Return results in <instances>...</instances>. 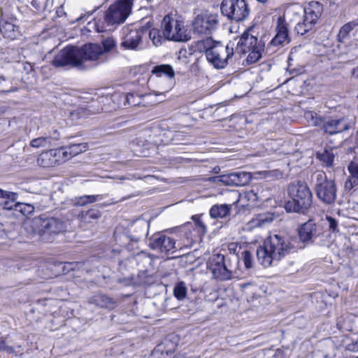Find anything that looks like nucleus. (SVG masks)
<instances>
[{"instance_id":"1","label":"nucleus","mask_w":358,"mask_h":358,"mask_svg":"<svg viewBox=\"0 0 358 358\" xmlns=\"http://www.w3.org/2000/svg\"><path fill=\"white\" fill-rule=\"evenodd\" d=\"M101 46L99 43H87L81 47L69 45L62 49L54 57L52 64L55 67H80L83 61L103 62Z\"/></svg>"},{"instance_id":"2","label":"nucleus","mask_w":358,"mask_h":358,"mask_svg":"<svg viewBox=\"0 0 358 358\" xmlns=\"http://www.w3.org/2000/svg\"><path fill=\"white\" fill-rule=\"evenodd\" d=\"M295 243L292 237L271 235L265 240L264 246L257 250V259L264 267H268L288 254L295 252L297 250Z\"/></svg>"},{"instance_id":"3","label":"nucleus","mask_w":358,"mask_h":358,"mask_svg":"<svg viewBox=\"0 0 358 358\" xmlns=\"http://www.w3.org/2000/svg\"><path fill=\"white\" fill-rule=\"evenodd\" d=\"M289 199L285 202V208L287 212L306 214L312 206L313 195L308 185L303 182L289 185Z\"/></svg>"},{"instance_id":"4","label":"nucleus","mask_w":358,"mask_h":358,"mask_svg":"<svg viewBox=\"0 0 358 358\" xmlns=\"http://www.w3.org/2000/svg\"><path fill=\"white\" fill-rule=\"evenodd\" d=\"M31 227L33 231L45 241H52L53 236L57 235L66 229V224L62 220L48 217L45 215L32 219Z\"/></svg>"},{"instance_id":"5","label":"nucleus","mask_w":358,"mask_h":358,"mask_svg":"<svg viewBox=\"0 0 358 358\" xmlns=\"http://www.w3.org/2000/svg\"><path fill=\"white\" fill-rule=\"evenodd\" d=\"M306 118L313 126L320 127L322 131L330 136L341 134L350 128L348 120L345 117L335 118L321 117L313 111L306 113Z\"/></svg>"},{"instance_id":"6","label":"nucleus","mask_w":358,"mask_h":358,"mask_svg":"<svg viewBox=\"0 0 358 358\" xmlns=\"http://www.w3.org/2000/svg\"><path fill=\"white\" fill-rule=\"evenodd\" d=\"M148 224L143 220H137L124 229L116 228L114 238L119 245L125 246L129 250H134V244L137 243L147 232Z\"/></svg>"},{"instance_id":"7","label":"nucleus","mask_w":358,"mask_h":358,"mask_svg":"<svg viewBox=\"0 0 358 358\" xmlns=\"http://www.w3.org/2000/svg\"><path fill=\"white\" fill-rule=\"evenodd\" d=\"M252 27L245 31L236 44V51L238 53L249 52L246 59L248 64L258 62L264 51V45L261 41H258L257 37L252 34Z\"/></svg>"},{"instance_id":"8","label":"nucleus","mask_w":358,"mask_h":358,"mask_svg":"<svg viewBox=\"0 0 358 358\" xmlns=\"http://www.w3.org/2000/svg\"><path fill=\"white\" fill-rule=\"evenodd\" d=\"M313 189L317 197L325 204H332L336 199V185L322 171H317L312 176Z\"/></svg>"},{"instance_id":"9","label":"nucleus","mask_w":358,"mask_h":358,"mask_svg":"<svg viewBox=\"0 0 358 358\" xmlns=\"http://www.w3.org/2000/svg\"><path fill=\"white\" fill-rule=\"evenodd\" d=\"M207 266L213 277L221 281L231 280L236 268L229 257L220 253L214 254L209 258Z\"/></svg>"},{"instance_id":"10","label":"nucleus","mask_w":358,"mask_h":358,"mask_svg":"<svg viewBox=\"0 0 358 358\" xmlns=\"http://www.w3.org/2000/svg\"><path fill=\"white\" fill-rule=\"evenodd\" d=\"M134 0H117L106 10L104 22L108 26H118L123 24L131 14Z\"/></svg>"},{"instance_id":"11","label":"nucleus","mask_w":358,"mask_h":358,"mask_svg":"<svg viewBox=\"0 0 358 358\" xmlns=\"http://www.w3.org/2000/svg\"><path fill=\"white\" fill-rule=\"evenodd\" d=\"M162 32L165 39L176 42H185L191 38L184 22L169 15H166L161 24Z\"/></svg>"},{"instance_id":"12","label":"nucleus","mask_w":358,"mask_h":358,"mask_svg":"<svg viewBox=\"0 0 358 358\" xmlns=\"http://www.w3.org/2000/svg\"><path fill=\"white\" fill-rule=\"evenodd\" d=\"M218 26V15L207 10H203L196 15L192 22L193 33L201 36L212 35L217 29Z\"/></svg>"},{"instance_id":"13","label":"nucleus","mask_w":358,"mask_h":358,"mask_svg":"<svg viewBox=\"0 0 358 358\" xmlns=\"http://www.w3.org/2000/svg\"><path fill=\"white\" fill-rule=\"evenodd\" d=\"M220 11L229 20L238 22L248 17L250 10L246 0H222Z\"/></svg>"},{"instance_id":"14","label":"nucleus","mask_w":358,"mask_h":358,"mask_svg":"<svg viewBox=\"0 0 358 358\" xmlns=\"http://www.w3.org/2000/svg\"><path fill=\"white\" fill-rule=\"evenodd\" d=\"M234 43L231 42L227 45L217 43L207 52L208 62L217 69H224L234 54Z\"/></svg>"},{"instance_id":"15","label":"nucleus","mask_w":358,"mask_h":358,"mask_svg":"<svg viewBox=\"0 0 358 358\" xmlns=\"http://www.w3.org/2000/svg\"><path fill=\"white\" fill-rule=\"evenodd\" d=\"M320 234V227L313 220H309L299 227V239L296 237H292V238L296 241L295 244L297 245V250H299L312 244Z\"/></svg>"},{"instance_id":"16","label":"nucleus","mask_w":358,"mask_h":358,"mask_svg":"<svg viewBox=\"0 0 358 358\" xmlns=\"http://www.w3.org/2000/svg\"><path fill=\"white\" fill-rule=\"evenodd\" d=\"M66 161V152L62 148L43 152L37 159L38 164L44 168L59 166Z\"/></svg>"},{"instance_id":"17","label":"nucleus","mask_w":358,"mask_h":358,"mask_svg":"<svg viewBox=\"0 0 358 358\" xmlns=\"http://www.w3.org/2000/svg\"><path fill=\"white\" fill-rule=\"evenodd\" d=\"M148 27L146 26L140 27L138 29H124V36L121 43V47L129 50H137L138 45L142 43V38L147 34Z\"/></svg>"},{"instance_id":"18","label":"nucleus","mask_w":358,"mask_h":358,"mask_svg":"<svg viewBox=\"0 0 358 358\" xmlns=\"http://www.w3.org/2000/svg\"><path fill=\"white\" fill-rule=\"evenodd\" d=\"M149 241L150 248L162 253H173L177 248L174 240L163 233L152 235Z\"/></svg>"},{"instance_id":"19","label":"nucleus","mask_w":358,"mask_h":358,"mask_svg":"<svg viewBox=\"0 0 358 358\" xmlns=\"http://www.w3.org/2000/svg\"><path fill=\"white\" fill-rule=\"evenodd\" d=\"M214 182H222L229 186H244L250 180V173L243 171L232 172L210 178Z\"/></svg>"},{"instance_id":"20","label":"nucleus","mask_w":358,"mask_h":358,"mask_svg":"<svg viewBox=\"0 0 358 358\" xmlns=\"http://www.w3.org/2000/svg\"><path fill=\"white\" fill-rule=\"evenodd\" d=\"M276 34L271 40V45H284L288 44L291 41L289 36V30L287 24L282 17H279L277 21Z\"/></svg>"},{"instance_id":"21","label":"nucleus","mask_w":358,"mask_h":358,"mask_svg":"<svg viewBox=\"0 0 358 358\" xmlns=\"http://www.w3.org/2000/svg\"><path fill=\"white\" fill-rule=\"evenodd\" d=\"M323 10L322 5L318 1H311L303 10V16L306 20L315 25L321 16Z\"/></svg>"},{"instance_id":"22","label":"nucleus","mask_w":358,"mask_h":358,"mask_svg":"<svg viewBox=\"0 0 358 358\" xmlns=\"http://www.w3.org/2000/svg\"><path fill=\"white\" fill-rule=\"evenodd\" d=\"M89 303L99 308L113 309L116 306L115 301L106 295L97 294L89 299Z\"/></svg>"},{"instance_id":"23","label":"nucleus","mask_w":358,"mask_h":358,"mask_svg":"<svg viewBox=\"0 0 358 358\" xmlns=\"http://www.w3.org/2000/svg\"><path fill=\"white\" fill-rule=\"evenodd\" d=\"M0 32L5 38L14 39L17 36L19 27L6 20H0Z\"/></svg>"},{"instance_id":"24","label":"nucleus","mask_w":358,"mask_h":358,"mask_svg":"<svg viewBox=\"0 0 358 358\" xmlns=\"http://www.w3.org/2000/svg\"><path fill=\"white\" fill-rule=\"evenodd\" d=\"M105 195L96 194V195H83L80 196L75 197L72 200L73 205L74 206H84L87 204L93 203L96 201H99L105 198Z\"/></svg>"},{"instance_id":"25","label":"nucleus","mask_w":358,"mask_h":358,"mask_svg":"<svg viewBox=\"0 0 358 358\" xmlns=\"http://www.w3.org/2000/svg\"><path fill=\"white\" fill-rule=\"evenodd\" d=\"M234 204H215L210 210V215L212 218L226 217Z\"/></svg>"},{"instance_id":"26","label":"nucleus","mask_w":358,"mask_h":358,"mask_svg":"<svg viewBox=\"0 0 358 358\" xmlns=\"http://www.w3.org/2000/svg\"><path fill=\"white\" fill-rule=\"evenodd\" d=\"M334 157L333 148H325L323 152L317 153V158L327 167L333 166Z\"/></svg>"},{"instance_id":"27","label":"nucleus","mask_w":358,"mask_h":358,"mask_svg":"<svg viewBox=\"0 0 358 358\" xmlns=\"http://www.w3.org/2000/svg\"><path fill=\"white\" fill-rule=\"evenodd\" d=\"M101 216V211L95 208H91L88 210L82 211L79 215L80 221L83 223H93L94 221L99 220Z\"/></svg>"},{"instance_id":"28","label":"nucleus","mask_w":358,"mask_h":358,"mask_svg":"<svg viewBox=\"0 0 358 358\" xmlns=\"http://www.w3.org/2000/svg\"><path fill=\"white\" fill-rule=\"evenodd\" d=\"M62 148L64 150V152H66V159L69 160L73 156L87 150V143H76Z\"/></svg>"},{"instance_id":"29","label":"nucleus","mask_w":358,"mask_h":358,"mask_svg":"<svg viewBox=\"0 0 358 358\" xmlns=\"http://www.w3.org/2000/svg\"><path fill=\"white\" fill-rule=\"evenodd\" d=\"M151 73L157 77H161L164 75L170 78H173L175 76L173 67L169 64H161L155 66L152 69Z\"/></svg>"},{"instance_id":"30","label":"nucleus","mask_w":358,"mask_h":358,"mask_svg":"<svg viewBox=\"0 0 358 358\" xmlns=\"http://www.w3.org/2000/svg\"><path fill=\"white\" fill-rule=\"evenodd\" d=\"M99 45L101 46L102 53L104 57H106V54L117 48V42L113 36L103 37Z\"/></svg>"},{"instance_id":"31","label":"nucleus","mask_w":358,"mask_h":358,"mask_svg":"<svg viewBox=\"0 0 358 358\" xmlns=\"http://www.w3.org/2000/svg\"><path fill=\"white\" fill-rule=\"evenodd\" d=\"M206 37V38L197 41L196 48L199 52H205L206 56L207 52L219 42L213 41L210 36Z\"/></svg>"},{"instance_id":"32","label":"nucleus","mask_w":358,"mask_h":358,"mask_svg":"<svg viewBox=\"0 0 358 358\" xmlns=\"http://www.w3.org/2000/svg\"><path fill=\"white\" fill-rule=\"evenodd\" d=\"M357 26H358V20H355L345 24L341 28L338 34L339 41H343L348 36L350 32Z\"/></svg>"},{"instance_id":"33","label":"nucleus","mask_w":358,"mask_h":358,"mask_svg":"<svg viewBox=\"0 0 358 358\" xmlns=\"http://www.w3.org/2000/svg\"><path fill=\"white\" fill-rule=\"evenodd\" d=\"M14 210L20 212L24 216H29L34 213V207L29 203L16 202Z\"/></svg>"},{"instance_id":"34","label":"nucleus","mask_w":358,"mask_h":358,"mask_svg":"<svg viewBox=\"0 0 358 358\" xmlns=\"http://www.w3.org/2000/svg\"><path fill=\"white\" fill-rule=\"evenodd\" d=\"M313 27L314 25L312 23H310L309 21L306 20V19L303 17V21L299 22L296 24L294 29L297 34L302 36L308 32L310 30H311Z\"/></svg>"},{"instance_id":"35","label":"nucleus","mask_w":358,"mask_h":358,"mask_svg":"<svg viewBox=\"0 0 358 358\" xmlns=\"http://www.w3.org/2000/svg\"><path fill=\"white\" fill-rule=\"evenodd\" d=\"M150 38L152 40L153 44L156 46L160 45L162 42L166 40L163 36V34L157 29H150L148 28V33Z\"/></svg>"},{"instance_id":"36","label":"nucleus","mask_w":358,"mask_h":358,"mask_svg":"<svg viewBox=\"0 0 358 358\" xmlns=\"http://www.w3.org/2000/svg\"><path fill=\"white\" fill-rule=\"evenodd\" d=\"M348 170L350 173V176L345 182V189L350 190L355 186L358 185V176H357L353 170V166L351 164L348 166Z\"/></svg>"},{"instance_id":"37","label":"nucleus","mask_w":358,"mask_h":358,"mask_svg":"<svg viewBox=\"0 0 358 358\" xmlns=\"http://www.w3.org/2000/svg\"><path fill=\"white\" fill-rule=\"evenodd\" d=\"M187 287L183 281L177 283L173 289V294L178 300H183L186 297Z\"/></svg>"},{"instance_id":"38","label":"nucleus","mask_w":358,"mask_h":358,"mask_svg":"<svg viewBox=\"0 0 358 358\" xmlns=\"http://www.w3.org/2000/svg\"><path fill=\"white\" fill-rule=\"evenodd\" d=\"M51 138L50 137H38L33 139L30 142V145L33 148H38L41 147H47L50 145Z\"/></svg>"},{"instance_id":"39","label":"nucleus","mask_w":358,"mask_h":358,"mask_svg":"<svg viewBox=\"0 0 358 358\" xmlns=\"http://www.w3.org/2000/svg\"><path fill=\"white\" fill-rule=\"evenodd\" d=\"M124 106H136L141 103L140 100H135L136 99H139V97L136 96L133 94H124Z\"/></svg>"},{"instance_id":"40","label":"nucleus","mask_w":358,"mask_h":358,"mask_svg":"<svg viewBox=\"0 0 358 358\" xmlns=\"http://www.w3.org/2000/svg\"><path fill=\"white\" fill-rule=\"evenodd\" d=\"M0 198L6 199L15 202L18 198V194L13 192L5 191L0 189Z\"/></svg>"},{"instance_id":"41","label":"nucleus","mask_w":358,"mask_h":358,"mask_svg":"<svg viewBox=\"0 0 358 358\" xmlns=\"http://www.w3.org/2000/svg\"><path fill=\"white\" fill-rule=\"evenodd\" d=\"M273 217L270 215H259L256 219V225L258 227H262L266 223H271L273 221Z\"/></svg>"},{"instance_id":"42","label":"nucleus","mask_w":358,"mask_h":358,"mask_svg":"<svg viewBox=\"0 0 358 358\" xmlns=\"http://www.w3.org/2000/svg\"><path fill=\"white\" fill-rule=\"evenodd\" d=\"M88 115V113L84 108H79L76 110L71 113V117L73 120L83 118Z\"/></svg>"},{"instance_id":"43","label":"nucleus","mask_w":358,"mask_h":358,"mask_svg":"<svg viewBox=\"0 0 358 358\" xmlns=\"http://www.w3.org/2000/svg\"><path fill=\"white\" fill-rule=\"evenodd\" d=\"M242 257H243L245 266L247 268H252V256L251 252L248 250H244L242 252Z\"/></svg>"},{"instance_id":"44","label":"nucleus","mask_w":358,"mask_h":358,"mask_svg":"<svg viewBox=\"0 0 358 358\" xmlns=\"http://www.w3.org/2000/svg\"><path fill=\"white\" fill-rule=\"evenodd\" d=\"M326 220L328 222L329 230H331L332 232H337V231H338V222L336 220V219L333 218L331 216L327 215L326 216Z\"/></svg>"},{"instance_id":"45","label":"nucleus","mask_w":358,"mask_h":358,"mask_svg":"<svg viewBox=\"0 0 358 358\" xmlns=\"http://www.w3.org/2000/svg\"><path fill=\"white\" fill-rule=\"evenodd\" d=\"M47 0H31V6L37 10H44L46 7Z\"/></svg>"},{"instance_id":"46","label":"nucleus","mask_w":358,"mask_h":358,"mask_svg":"<svg viewBox=\"0 0 358 358\" xmlns=\"http://www.w3.org/2000/svg\"><path fill=\"white\" fill-rule=\"evenodd\" d=\"M10 201L8 199V201H6L3 204V208L6 210H14L15 204L10 205Z\"/></svg>"},{"instance_id":"47","label":"nucleus","mask_w":358,"mask_h":358,"mask_svg":"<svg viewBox=\"0 0 358 358\" xmlns=\"http://www.w3.org/2000/svg\"><path fill=\"white\" fill-rule=\"evenodd\" d=\"M353 166L354 173L358 176V158H356L354 161L350 163Z\"/></svg>"},{"instance_id":"48","label":"nucleus","mask_w":358,"mask_h":358,"mask_svg":"<svg viewBox=\"0 0 358 358\" xmlns=\"http://www.w3.org/2000/svg\"><path fill=\"white\" fill-rule=\"evenodd\" d=\"M196 224L201 229L203 233L206 232V227L200 220L196 221Z\"/></svg>"},{"instance_id":"49","label":"nucleus","mask_w":358,"mask_h":358,"mask_svg":"<svg viewBox=\"0 0 358 358\" xmlns=\"http://www.w3.org/2000/svg\"><path fill=\"white\" fill-rule=\"evenodd\" d=\"M347 349H348V350H350V351H356V350H358L357 343H356L355 344L352 343V344H349V345H348V346H347Z\"/></svg>"},{"instance_id":"50","label":"nucleus","mask_w":358,"mask_h":358,"mask_svg":"<svg viewBox=\"0 0 358 358\" xmlns=\"http://www.w3.org/2000/svg\"><path fill=\"white\" fill-rule=\"evenodd\" d=\"M7 350V345H6L5 341L0 338V351H4Z\"/></svg>"},{"instance_id":"51","label":"nucleus","mask_w":358,"mask_h":358,"mask_svg":"<svg viewBox=\"0 0 358 358\" xmlns=\"http://www.w3.org/2000/svg\"><path fill=\"white\" fill-rule=\"evenodd\" d=\"M237 248V243H231L229 245V250L231 251H234V252H236Z\"/></svg>"},{"instance_id":"52","label":"nucleus","mask_w":358,"mask_h":358,"mask_svg":"<svg viewBox=\"0 0 358 358\" xmlns=\"http://www.w3.org/2000/svg\"><path fill=\"white\" fill-rule=\"evenodd\" d=\"M191 245H192V241L189 240V238H187V243H184L182 245L180 246V249H182L183 248L190 247Z\"/></svg>"},{"instance_id":"53","label":"nucleus","mask_w":358,"mask_h":358,"mask_svg":"<svg viewBox=\"0 0 358 358\" xmlns=\"http://www.w3.org/2000/svg\"><path fill=\"white\" fill-rule=\"evenodd\" d=\"M174 160L176 162H178V163H183V162H187L189 161V159H185V158H182V157H177Z\"/></svg>"},{"instance_id":"54","label":"nucleus","mask_w":358,"mask_h":358,"mask_svg":"<svg viewBox=\"0 0 358 358\" xmlns=\"http://www.w3.org/2000/svg\"><path fill=\"white\" fill-rule=\"evenodd\" d=\"M352 76L358 78V67L353 68L351 72Z\"/></svg>"},{"instance_id":"55","label":"nucleus","mask_w":358,"mask_h":358,"mask_svg":"<svg viewBox=\"0 0 358 358\" xmlns=\"http://www.w3.org/2000/svg\"><path fill=\"white\" fill-rule=\"evenodd\" d=\"M85 15H81L78 18L76 19V21H81L84 19Z\"/></svg>"},{"instance_id":"56","label":"nucleus","mask_w":358,"mask_h":358,"mask_svg":"<svg viewBox=\"0 0 358 358\" xmlns=\"http://www.w3.org/2000/svg\"><path fill=\"white\" fill-rule=\"evenodd\" d=\"M173 358H185V357L182 355H177L173 357Z\"/></svg>"},{"instance_id":"57","label":"nucleus","mask_w":358,"mask_h":358,"mask_svg":"<svg viewBox=\"0 0 358 358\" xmlns=\"http://www.w3.org/2000/svg\"><path fill=\"white\" fill-rule=\"evenodd\" d=\"M97 8H98V7H97V8H95L94 10H92V12H88V13H87L88 16H89V15H92V14H93V13H94V12Z\"/></svg>"},{"instance_id":"58","label":"nucleus","mask_w":358,"mask_h":358,"mask_svg":"<svg viewBox=\"0 0 358 358\" xmlns=\"http://www.w3.org/2000/svg\"><path fill=\"white\" fill-rule=\"evenodd\" d=\"M219 170H220V168L218 166L214 168L215 173H217Z\"/></svg>"},{"instance_id":"59","label":"nucleus","mask_w":358,"mask_h":358,"mask_svg":"<svg viewBox=\"0 0 358 358\" xmlns=\"http://www.w3.org/2000/svg\"><path fill=\"white\" fill-rule=\"evenodd\" d=\"M356 140L358 142V129H357V131L356 133Z\"/></svg>"},{"instance_id":"60","label":"nucleus","mask_w":358,"mask_h":358,"mask_svg":"<svg viewBox=\"0 0 358 358\" xmlns=\"http://www.w3.org/2000/svg\"><path fill=\"white\" fill-rule=\"evenodd\" d=\"M141 283H146V281H145V280H141Z\"/></svg>"},{"instance_id":"61","label":"nucleus","mask_w":358,"mask_h":358,"mask_svg":"<svg viewBox=\"0 0 358 358\" xmlns=\"http://www.w3.org/2000/svg\"><path fill=\"white\" fill-rule=\"evenodd\" d=\"M117 203V201H112L110 202V203Z\"/></svg>"},{"instance_id":"62","label":"nucleus","mask_w":358,"mask_h":358,"mask_svg":"<svg viewBox=\"0 0 358 358\" xmlns=\"http://www.w3.org/2000/svg\"><path fill=\"white\" fill-rule=\"evenodd\" d=\"M1 78L3 79V80H5V78L3 76H1Z\"/></svg>"},{"instance_id":"63","label":"nucleus","mask_w":358,"mask_h":358,"mask_svg":"<svg viewBox=\"0 0 358 358\" xmlns=\"http://www.w3.org/2000/svg\"><path fill=\"white\" fill-rule=\"evenodd\" d=\"M97 31L100 32V31H102L97 29Z\"/></svg>"},{"instance_id":"64","label":"nucleus","mask_w":358,"mask_h":358,"mask_svg":"<svg viewBox=\"0 0 358 358\" xmlns=\"http://www.w3.org/2000/svg\"><path fill=\"white\" fill-rule=\"evenodd\" d=\"M356 358H358V357H356Z\"/></svg>"}]
</instances>
